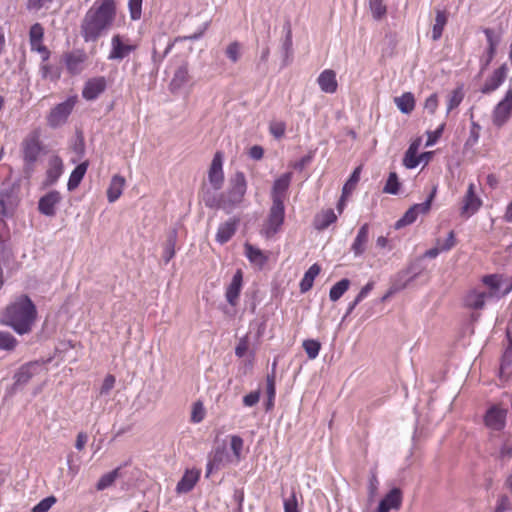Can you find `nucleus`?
<instances>
[{
  "label": "nucleus",
  "mask_w": 512,
  "mask_h": 512,
  "mask_svg": "<svg viewBox=\"0 0 512 512\" xmlns=\"http://www.w3.org/2000/svg\"><path fill=\"white\" fill-rule=\"evenodd\" d=\"M436 193H437V187H433V189L428 194V196L424 202L414 204V206H416L418 216L420 214H426L430 211L431 205L436 196Z\"/></svg>",
  "instance_id": "864d4df0"
},
{
  "label": "nucleus",
  "mask_w": 512,
  "mask_h": 512,
  "mask_svg": "<svg viewBox=\"0 0 512 512\" xmlns=\"http://www.w3.org/2000/svg\"><path fill=\"white\" fill-rule=\"evenodd\" d=\"M285 220V204H280V201L272 203L266 221L264 222L260 231L261 235L266 239L273 238L280 232Z\"/></svg>",
  "instance_id": "39448f33"
},
{
  "label": "nucleus",
  "mask_w": 512,
  "mask_h": 512,
  "mask_svg": "<svg viewBox=\"0 0 512 512\" xmlns=\"http://www.w3.org/2000/svg\"><path fill=\"white\" fill-rule=\"evenodd\" d=\"M317 83L322 92L327 94L335 93L338 88L335 71L332 69L323 70L317 78Z\"/></svg>",
  "instance_id": "cd10ccee"
},
{
  "label": "nucleus",
  "mask_w": 512,
  "mask_h": 512,
  "mask_svg": "<svg viewBox=\"0 0 512 512\" xmlns=\"http://www.w3.org/2000/svg\"><path fill=\"white\" fill-rule=\"evenodd\" d=\"M86 58L87 56L83 50L67 52L63 56L66 69L72 75L80 72V66L86 61Z\"/></svg>",
  "instance_id": "393cba45"
},
{
  "label": "nucleus",
  "mask_w": 512,
  "mask_h": 512,
  "mask_svg": "<svg viewBox=\"0 0 512 512\" xmlns=\"http://www.w3.org/2000/svg\"><path fill=\"white\" fill-rule=\"evenodd\" d=\"M75 103L74 97H68L65 101L56 104L46 117L47 125L52 129L63 126L71 115Z\"/></svg>",
  "instance_id": "423d86ee"
},
{
  "label": "nucleus",
  "mask_w": 512,
  "mask_h": 512,
  "mask_svg": "<svg viewBox=\"0 0 512 512\" xmlns=\"http://www.w3.org/2000/svg\"><path fill=\"white\" fill-rule=\"evenodd\" d=\"M56 502L57 498L54 495L47 496L34 505L31 512H48Z\"/></svg>",
  "instance_id": "5fc2aeb1"
},
{
  "label": "nucleus",
  "mask_w": 512,
  "mask_h": 512,
  "mask_svg": "<svg viewBox=\"0 0 512 512\" xmlns=\"http://www.w3.org/2000/svg\"><path fill=\"white\" fill-rule=\"evenodd\" d=\"M509 68L507 63H502L498 68L494 69L480 88L483 95H489L498 90L507 78Z\"/></svg>",
  "instance_id": "9d476101"
},
{
  "label": "nucleus",
  "mask_w": 512,
  "mask_h": 512,
  "mask_svg": "<svg viewBox=\"0 0 512 512\" xmlns=\"http://www.w3.org/2000/svg\"><path fill=\"white\" fill-rule=\"evenodd\" d=\"M37 318V308L27 294H21L7 305L1 315V322L19 335L32 330Z\"/></svg>",
  "instance_id": "f03ea898"
},
{
  "label": "nucleus",
  "mask_w": 512,
  "mask_h": 512,
  "mask_svg": "<svg viewBox=\"0 0 512 512\" xmlns=\"http://www.w3.org/2000/svg\"><path fill=\"white\" fill-rule=\"evenodd\" d=\"M116 17L114 0H102L88 9L82 19L80 29L85 42H96L113 25Z\"/></svg>",
  "instance_id": "f257e3e1"
},
{
  "label": "nucleus",
  "mask_w": 512,
  "mask_h": 512,
  "mask_svg": "<svg viewBox=\"0 0 512 512\" xmlns=\"http://www.w3.org/2000/svg\"><path fill=\"white\" fill-rule=\"evenodd\" d=\"M40 75L42 79L57 81L61 76V69L56 65L42 62L40 65Z\"/></svg>",
  "instance_id": "ea45409f"
},
{
  "label": "nucleus",
  "mask_w": 512,
  "mask_h": 512,
  "mask_svg": "<svg viewBox=\"0 0 512 512\" xmlns=\"http://www.w3.org/2000/svg\"><path fill=\"white\" fill-rule=\"evenodd\" d=\"M480 281L488 289L486 295L489 299L499 301L502 299V286H503V274L501 273H490L485 274L480 278Z\"/></svg>",
  "instance_id": "ddd939ff"
},
{
  "label": "nucleus",
  "mask_w": 512,
  "mask_h": 512,
  "mask_svg": "<svg viewBox=\"0 0 512 512\" xmlns=\"http://www.w3.org/2000/svg\"><path fill=\"white\" fill-rule=\"evenodd\" d=\"M125 185V178L120 175H114L107 189V199L110 203L115 202L122 194Z\"/></svg>",
  "instance_id": "473e14b6"
},
{
  "label": "nucleus",
  "mask_w": 512,
  "mask_h": 512,
  "mask_svg": "<svg viewBox=\"0 0 512 512\" xmlns=\"http://www.w3.org/2000/svg\"><path fill=\"white\" fill-rule=\"evenodd\" d=\"M448 17L444 10H436L435 23L432 27V39L434 41L439 40L442 37L443 30L447 24Z\"/></svg>",
  "instance_id": "c9c22d12"
},
{
  "label": "nucleus",
  "mask_w": 512,
  "mask_h": 512,
  "mask_svg": "<svg viewBox=\"0 0 512 512\" xmlns=\"http://www.w3.org/2000/svg\"><path fill=\"white\" fill-rule=\"evenodd\" d=\"M507 414V409L492 405L485 412L484 424L493 431H502L506 426Z\"/></svg>",
  "instance_id": "9b49d317"
},
{
  "label": "nucleus",
  "mask_w": 512,
  "mask_h": 512,
  "mask_svg": "<svg viewBox=\"0 0 512 512\" xmlns=\"http://www.w3.org/2000/svg\"><path fill=\"white\" fill-rule=\"evenodd\" d=\"M247 191V181L245 174L238 171L230 180L229 188L224 192L225 211L230 213L240 205Z\"/></svg>",
  "instance_id": "7ed1b4c3"
},
{
  "label": "nucleus",
  "mask_w": 512,
  "mask_h": 512,
  "mask_svg": "<svg viewBox=\"0 0 512 512\" xmlns=\"http://www.w3.org/2000/svg\"><path fill=\"white\" fill-rule=\"evenodd\" d=\"M394 102L403 114H410L415 108V98L411 92H405L399 97H395Z\"/></svg>",
  "instance_id": "f704fd0d"
},
{
  "label": "nucleus",
  "mask_w": 512,
  "mask_h": 512,
  "mask_svg": "<svg viewBox=\"0 0 512 512\" xmlns=\"http://www.w3.org/2000/svg\"><path fill=\"white\" fill-rule=\"evenodd\" d=\"M17 343V339L11 333L0 331V350L13 351Z\"/></svg>",
  "instance_id": "3c124183"
},
{
  "label": "nucleus",
  "mask_w": 512,
  "mask_h": 512,
  "mask_svg": "<svg viewBox=\"0 0 512 512\" xmlns=\"http://www.w3.org/2000/svg\"><path fill=\"white\" fill-rule=\"evenodd\" d=\"M116 379L115 376L112 374H107L102 382L101 388H100V395H107L110 393V391L114 388Z\"/></svg>",
  "instance_id": "774afa93"
},
{
  "label": "nucleus",
  "mask_w": 512,
  "mask_h": 512,
  "mask_svg": "<svg viewBox=\"0 0 512 512\" xmlns=\"http://www.w3.org/2000/svg\"><path fill=\"white\" fill-rule=\"evenodd\" d=\"M512 117V87H509L503 98L492 110V123L495 127H503Z\"/></svg>",
  "instance_id": "6e6552de"
},
{
  "label": "nucleus",
  "mask_w": 512,
  "mask_h": 512,
  "mask_svg": "<svg viewBox=\"0 0 512 512\" xmlns=\"http://www.w3.org/2000/svg\"><path fill=\"white\" fill-rule=\"evenodd\" d=\"M511 502L510 498L506 494H501L498 496L494 512H507L511 510Z\"/></svg>",
  "instance_id": "69168bd1"
},
{
  "label": "nucleus",
  "mask_w": 512,
  "mask_h": 512,
  "mask_svg": "<svg viewBox=\"0 0 512 512\" xmlns=\"http://www.w3.org/2000/svg\"><path fill=\"white\" fill-rule=\"evenodd\" d=\"M89 163L88 161H83L79 163L70 173L68 182H67V190L68 191H74L80 183L82 182L87 169H88Z\"/></svg>",
  "instance_id": "2f4dec72"
},
{
  "label": "nucleus",
  "mask_w": 512,
  "mask_h": 512,
  "mask_svg": "<svg viewBox=\"0 0 512 512\" xmlns=\"http://www.w3.org/2000/svg\"><path fill=\"white\" fill-rule=\"evenodd\" d=\"M403 493L400 488L393 487L379 501L376 512H390L398 510L402 505Z\"/></svg>",
  "instance_id": "dca6fc26"
},
{
  "label": "nucleus",
  "mask_w": 512,
  "mask_h": 512,
  "mask_svg": "<svg viewBox=\"0 0 512 512\" xmlns=\"http://www.w3.org/2000/svg\"><path fill=\"white\" fill-rule=\"evenodd\" d=\"M338 219V216L334 212L333 209L329 208L321 213H318L314 217L313 226L318 231H323L327 229L330 225L335 223Z\"/></svg>",
  "instance_id": "7c9ffc66"
},
{
  "label": "nucleus",
  "mask_w": 512,
  "mask_h": 512,
  "mask_svg": "<svg viewBox=\"0 0 512 512\" xmlns=\"http://www.w3.org/2000/svg\"><path fill=\"white\" fill-rule=\"evenodd\" d=\"M487 299L489 298L486 295V291L471 288L463 295L462 303L464 308L468 310L480 311L484 309Z\"/></svg>",
  "instance_id": "2eb2a0df"
},
{
  "label": "nucleus",
  "mask_w": 512,
  "mask_h": 512,
  "mask_svg": "<svg viewBox=\"0 0 512 512\" xmlns=\"http://www.w3.org/2000/svg\"><path fill=\"white\" fill-rule=\"evenodd\" d=\"M240 51L241 43L233 41L226 47L225 55L232 63H236L240 59Z\"/></svg>",
  "instance_id": "6e6d98bb"
},
{
  "label": "nucleus",
  "mask_w": 512,
  "mask_h": 512,
  "mask_svg": "<svg viewBox=\"0 0 512 512\" xmlns=\"http://www.w3.org/2000/svg\"><path fill=\"white\" fill-rule=\"evenodd\" d=\"M463 98H464V94H463L461 88H457V89L453 90L448 99L447 113H449L453 109L457 108L463 101Z\"/></svg>",
  "instance_id": "4d7b16f0"
},
{
  "label": "nucleus",
  "mask_w": 512,
  "mask_h": 512,
  "mask_svg": "<svg viewBox=\"0 0 512 512\" xmlns=\"http://www.w3.org/2000/svg\"><path fill=\"white\" fill-rule=\"evenodd\" d=\"M481 204V199L476 195L474 191V185L470 184L464 197L462 214H467L468 216L475 214L481 207Z\"/></svg>",
  "instance_id": "c85d7f7f"
},
{
  "label": "nucleus",
  "mask_w": 512,
  "mask_h": 512,
  "mask_svg": "<svg viewBox=\"0 0 512 512\" xmlns=\"http://www.w3.org/2000/svg\"><path fill=\"white\" fill-rule=\"evenodd\" d=\"M142 3L143 0H129L128 8L130 13V18L134 21L139 20L142 15Z\"/></svg>",
  "instance_id": "bf43d9fd"
},
{
  "label": "nucleus",
  "mask_w": 512,
  "mask_h": 512,
  "mask_svg": "<svg viewBox=\"0 0 512 512\" xmlns=\"http://www.w3.org/2000/svg\"><path fill=\"white\" fill-rule=\"evenodd\" d=\"M205 417V410L202 402L197 401L193 404L191 413V422L197 424L200 423Z\"/></svg>",
  "instance_id": "e2e57ef3"
},
{
  "label": "nucleus",
  "mask_w": 512,
  "mask_h": 512,
  "mask_svg": "<svg viewBox=\"0 0 512 512\" xmlns=\"http://www.w3.org/2000/svg\"><path fill=\"white\" fill-rule=\"evenodd\" d=\"M350 280L348 278H342L336 282L329 291V298L332 302L338 301L349 289Z\"/></svg>",
  "instance_id": "e433bc0d"
},
{
  "label": "nucleus",
  "mask_w": 512,
  "mask_h": 512,
  "mask_svg": "<svg viewBox=\"0 0 512 512\" xmlns=\"http://www.w3.org/2000/svg\"><path fill=\"white\" fill-rule=\"evenodd\" d=\"M369 232L370 225L368 223H364L359 227L356 237L350 247V251L353 253L355 258L364 255L369 241Z\"/></svg>",
  "instance_id": "412c9836"
},
{
  "label": "nucleus",
  "mask_w": 512,
  "mask_h": 512,
  "mask_svg": "<svg viewBox=\"0 0 512 512\" xmlns=\"http://www.w3.org/2000/svg\"><path fill=\"white\" fill-rule=\"evenodd\" d=\"M242 287H243V272H242V270L238 269L233 274L231 282L227 286L226 292H225L226 300L231 306H235L237 304Z\"/></svg>",
  "instance_id": "4be33fe9"
},
{
  "label": "nucleus",
  "mask_w": 512,
  "mask_h": 512,
  "mask_svg": "<svg viewBox=\"0 0 512 512\" xmlns=\"http://www.w3.org/2000/svg\"><path fill=\"white\" fill-rule=\"evenodd\" d=\"M286 131V124L283 121H274L269 125V132L276 139H281Z\"/></svg>",
  "instance_id": "0e129e2a"
},
{
  "label": "nucleus",
  "mask_w": 512,
  "mask_h": 512,
  "mask_svg": "<svg viewBox=\"0 0 512 512\" xmlns=\"http://www.w3.org/2000/svg\"><path fill=\"white\" fill-rule=\"evenodd\" d=\"M63 171L64 164L62 159L57 155L52 156L48 162V169L46 171L44 186L50 187L55 185L63 174Z\"/></svg>",
  "instance_id": "5701e85b"
},
{
  "label": "nucleus",
  "mask_w": 512,
  "mask_h": 512,
  "mask_svg": "<svg viewBox=\"0 0 512 512\" xmlns=\"http://www.w3.org/2000/svg\"><path fill=\"white\" fill-rule=\"evenodd\" d=\"M445 124H441L438 126L434 131L427 132V140H426V147H431L437 143L439 138L442 136V133L444 131Z\"/></svg>",
  "instance_id": "338daca9"
},
{
  "label": "nucleus",
  "mask_w": 512,
  "mask_h": 512,
  "mask_svg": "<svg viewBox=\"0 0 512 512\" xmlns=\"http://www.w3.org/2000/svg\"><path fill=\"white\" fill-rule=\"evenodd\" d=\"M239 221V218L233 217L225 221L224 223H221L218 226L217 233L215 236L216 242L219 243L220 245L227 243L236 233Z\"/></svg>",
  "instance_id": "b1692460"
},
{
  "label": "nucleus",
  "mask_w": 512,
  "mask_h": 512,
  "mask_svg": "<svg viewBox=\"0 0 512 512\" xmlns=\"http://www.w3.org/2000/svg\"><path fill=\"white\" fill-rule=\"evenodd\" d=\"M292 179L291 172H285L281 174L277 179L274 180L271 189L272 203L280 201V204H284L286 193L290 187Z\"/></svg>",
  "instance_id": "6ab92c4d"
},
{
  "label": "nucleus",
  "mask_w": 512,
  "mask_h": 512,
  "mask_svg": "<svg viewBox=\"0 0 512 512\" xmlns=\"http://www.w3.org/2000/svg\"><path fill=\"white\" fill-rule=\"evenodd\" d=\"M219 190L212 189H203L202 191V202L204 205L210 209H223L225 211V198L224 192L219 193Z\"/></svg>",
  "instance_id": "bb28decb"
},
{
  "label": "nucleus",
  "mask_w": 512,
  "mask_h": 512,
  "mask_svg": "<svg viewBox=\"0 0 512 512\" xmlns=\"http://www.w3.org/2000/svg\"><path fill=\"white\" fill-rule=\"evenodd\" d=\"M42 151V143L40 141L38 133H31L28 137L23 140L22 143V154L24 166L27 169H32L34 164L37 162L39 155Z\"/></svg>",
  "instance_id": "1a4fd4ad"
},
{
  "label": "nucleus",
  "mask_w": 512,
  "mask_h": 512,
  "mask_svg": "<svg viewBox=\"0 0 512 512\" xmlns=\"http://www.w3.org/2000/svg\"><path fill=\"white\" fill-rule=\"evenodd\" d=\"M42 363L40 361H30L21 365L13 375L14 383L8 389L10 395L21 390L29 381L38 374Z\"/></svg>",
  "instance_id": "0eeeda50"
},
{
  "label": "nucleus",
  "mask_w": 512,
  "mask_h": 512,
  "mask_svg": "<svg viewBox=\"0 0 512 512\" xmlns=\"http://www.w3.org/2000/svg\"><path fill=\"white\" fill-rule=\"evenodd\" d=\"M190 80L188 64L183 63L174 72V75L169 83L170 91L175 94L184 88Z\"/></svg>",
  "instance_id": "a878e982"
},
{
  "label": "nucleus",
  "mask_w": 512,
  "mask_h": 512,
  "mask_svg": "<svg viewBox=\"0 0 512 512\" xmlns=\"http://www.w3.org/2000/svg\"><path fill=\"white\" fill-rule=\"evenodd\" d=\"M136 48V45L124 43L121 35L115 34L111 39V50L108 55V60L121 61L130 53L134 52Z\"/></svg>",
  "instance_id": "f3484780"
},
{
  "label": "nucleus",
  "mask_w": 512,
  "mask_h": 512,
  "mask_svg": "<svg viewBox=\"0 0 512 512\" xmlns=\"http://www.w3.org/2000/svg\"><path fill=\"white\" fill-rule=\"evenodd\" d=\"M201 476V470L197 468L186 469L176 485L178 494H186L193 490Z\"/></svg>",
  "instance_id": "aec40b11"
},
{
  "label": "nucleus",
  "mask_w": 512,
  "mask_h": 512,
  "mask_svg": "<svg viewBox=\"0 0 512 512\" xmlns=\"http://www.w3.org/2000/svg\"><path fill=\"white\" fill-rule=\"evenodd\" d=\"M302 346L309 359L313 360L318 357L321 349V343L318 340L306 339L303 341Z\"/></svg>",
  "instance_id": "49530a36"
},
{
  "label": "nucleus",
  "mask_w": 512,
  "mask_h": 512,
  "mask_svg": "<svg viewBox=\"0 0 512 512\" xmlns=\"http://www.w3.org/2000/svg\"><path fill=\"white\" fill-rule=\"evenodd\" d=\"M321 271L320 266L317 263L312 264L304 273L303 278L300 280L299 288L302 293L308 292L314 283L315 278Z\"/></svg>",
  "instance_id": "72a5a7b5"
},
{
  "label": "nucleus",
  "mask_w": 512,
  "mask_h": 512,
  "mask_svg": "<svg viewBox=\"0 0 512 512\" xmlns=\"http://www.w3.org/2000/svg\"><path fill=\"white\" fill-rule=\"evenodd\" d=\"M496 54L497 51L486 48L479 60L480 72H484L488 69Z\"/></svg>",
  "instance_id": "052dcab7"
},
{
  "label": "nucleus",
  "mask_w": 512,
  "mask_h": 512,
  "mask_svg": "<svg viewBox=\"0 0 512 512\" xmlns=\"http://www.w3.org/2000/svg\"><path fill=\"white\" fill-rule=\"evenodd\" d=\"M284 512H300L298 507V500L294 491L291 492L289 497L283 499Z\"/></svg>",
  "instance_id": "680f3d73"
},
{
  "label": "nucleus",
  "mask_w": 512,
  "mask_h": 512,
  "mask_svg": "<svg viewBox=\"0 0 512 512\" xmlns=\"http://www.w3.org/2000/svg\"><path fill=\"white\" fill-rule=\"evenodd\" d=\"M369 8L372 13V16L375 20L382 19L387 12L386 5L384 4V0H370Z\"/></svg>",
  "instance_id": "8fccbe9b"
},
{
  "label": "nucleus",
  "mask_w": 512,
  "mask_h": 512,
  "mask_svg": "<svg viewBox=\"0 0 512 512\" xmlns=\"http://www.w3.org/2000/svg\"><path fill=\"white\" fill-rule=\"evenodd\" d=\"M360 174L361 167L358 166L352 171V173L350 174V176L348 177V179L346 180L342 187V192H344V196H350L352 194L357 183L360 180Z\"/></svg>",
  "instance_id": "79ce46f5"
},
{
  "label": "nucleus",
  "mask_w": 512,
  "mask_h": 512,
  "mask_svg": "<svg viewBox=\"0 0 512 512\" xmlns=\"http://www.w3.org/2000/svg\"><path fill=\"white\" fill-rule=\"evenodd\" d=\"M61 200L62 197L59 191L50 190L39 198L38 211L46 217H54Z\"/></svg>",
  "instance_id": "f8f14e48"
},
{
  "label": "nucleus",
  "mask_w": 512,
  "mask_h": 512,
  "mask_svg": "<svg viewBox=\"0 0 512 512\" xmlns=\"http://www.w3.org/2000/svg\"><path fill=\"white\" fill-rule=\"evenodd\" d=\"M486 37L487 41V49L497 51V48L501 42V35L500 33L496 32L492 28H484L482 30Z\"/></svg>",
  "instance_id": "de8ad7c7"
},
{
  "label": "nucleus",
  "mask_w": 512,
  "mask_h": 512,
  "mask_svg": "<svg viewBox=\"0 0 512 512\" xmlns=\"http://www.w3.org/2000/svg\"><path fill=\"white\" fill-rule=\"evenodd\" d=\"M120 469V467H116L115 469L103 474L96 483V489L98 491H103L112 486L119 476Z\"/></svg>",
  "instance_id": "4c0bfd02"
},
{
  "label": "nucleus",
  "mask_w": 512,
  "mask_h": 512,
  "mask_svg": "<svg viewBox=\"0 0 512 512\" xmlns=\"http://www.w3.org/2000/svg\"><path fill=\"white\" fill-rule=\"evenodd\" d=\"M208 180L214 190H220L224 182L223 172V155L221 152H216L212 159L209 171Z\"/></svg>",
  "instance_id": "4468645a"
},
{
  "label": "nucleus",
  "mask_w": 512,
  "mask_h": 512,
  "mask_svg": "<svg viewBox=\"0 0 512 512\" xmlns=\"http://www.w3.org/2000/svg\"><path fill=\"white\" fill-rule=\"evenodd\" d=\"M244 254L250 263L257 265L260 268H262L268 261V257L264 252L249 242L244 244Z\"/></svg>",
  "instance_id": "c756f323"
},
{
  "label": "nucleus",
  "mask_w": 512,
  "mask_h": 512,
  "mask_svg": "<svg viewBox=\"0 0 512 512\" xmlns=\"http://www.w3.org/2000/svg\"><path fill=\"white\" fill-rule=\"evenodd\" d=\"M480 131H481L480 124L476 121H471L469 136L466 139L465 144H464L466 149L472 148L478 143L479 138H480Z\"/></svg>",
  "instance_id": "09e8293b"
},
{
  "label": "nucleus",
  "mask_w": 512,
  "mask_h": 512,
  "mask_svg": "<svg viewBox=\"0 0 512 512\" xmlns=\"http://www.w3.org/2000/svg\"><path fill=\"white\" fill-rule=\"evenodd\" d=\"M227 458L228 452L224 444L216 446L209 455V459L220 467L224 466Z\"/></svg>",
  "instance_id": "a18cd8bd"
},
{
  "label": "nucleus",
  "mask_w": 512,
  "mask_h": 512,
  "mask_svg": "<svg viewBox=\"0 0 512 512\" xmlns=\"http://www.w3.org/2000/svg\"><path fill=\"white\" fill-rule=\"evenodd\" d=\"M44 36V29L40 23H35L30 27L29 38L31 48H35V45L42 43Z\"/></svg>",
  "instance_id": "603ef678"
},
{
  "label": "nucleus",
  "mask_w": 512,
  "mask_h": 512,
  "mask_svg": "<svg viewBox=\"0 0 512 512\" xmlns=\"http://www.w3.org/2000/svg\"><path fill=\"white\" fill-rule=\"evenodd\" d=\"M429 152H423L421 154L413 153L410 151H405L404 157H403V165L407 169H415L419 166L421 161L423 160L425 155H428Z\"/></svg>",
  "instance_id": "37998d69"
},
{
  "label": "nucleus",
  "mask_w": 512,
  "mask_h": 512,
  "mask_svg": "<svg viewBox=\"0 0 512 512\" xmlns=\"http://www.w3.org/2000/svg\"><path fill=\"white\" fill-rule=\"evenodd\" d=\"M244 441L241 436L239 435H232L230 437V448L233 452V455L236 457L237 460L241 459V453L243 450Z\"/></svg>",
  "instance_id": "13d9d810"
},
{
  "label": "nucleus",
  "mask_w": 512,
  "mask_h": 512,
  "mask_svg": "<svg viewBox=\"0 0 512 512\" xmlns=\"http://www.w3.org/2000/svg\"><path fill=\"white\" fill-rule=\"evenodd\" d=\"M401 188V182L396 172H390L386 183L383 187V192L391 195H397Z\"/></svg>",
  "instance_id": "a19ab883"
},
{
  "label": "nucleus",
  "mask_w": 512,
  "mask_h": 512,
  "mask_svg": "<svg viewBox=\"0 0 512 512\" xmlns=\"http://www.w3.org/2000/svg\"><path fill=\"white\" fill-rule=\"evenodd\" d=\"M418 218L417 209L414 204L398 219L395 223V228L400 229L407 225L413 224Z\"/></svg>",
  "instance_id": "c03bdc74"
},
{
  "label": "nucleus",
  "mask_w": 512,
  "mask_h": 512,
  "mask_svg": "<svg viewBox=\"0 0 512 512\" xmlns=\"http://www.w3.org/2000/svg\"><path fill=\"white\" fill-rule=\"evenodd\" d=\"M107 87V81L105 77L98 76L88 79L82 90V97L85 100L92 101L97 99Z\"/></svg>",
  "instance_id": "a211bd4d"
},
{
  "label": "nucleus",
  "mask_w": 512,
  "mask_h": 512,
  "mask_svg": "<svg viewBox=\"0 0 512 512\" xmlns=\"http://www.w3.org/2000/svg\"><path fill=\"white\" fill-rule=\"evenodd\" d=\"M177 241V232L173 230L167 236L164 251H163V260L165 264L169 263L170 260L175 256V246Z\"/></svg>",
  "instance_id": "58836bf2"
},
{
  "label": "nucleus",
  "mask_w": 512,
  "mask_h": 512,
  "mask_svg": "<svg viewBox=\"0 0 512 512\" xmlns=\"http://www.w3.org/2000/svg\"><path fill=\"white\" fill-rule=\"evenodd\" d=\"M426 269L423 258H414L410 260L405 268L400 270L393 277V289L404 290L407 286L416 280Z\"/></svg>",
  "instance_id": "20e7f679"
}]
</instances>
